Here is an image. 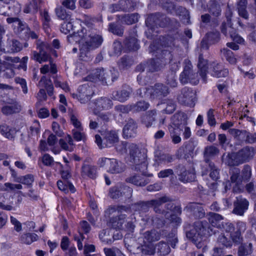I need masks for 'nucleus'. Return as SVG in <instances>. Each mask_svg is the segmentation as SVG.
Listing matches in <instances>:
<instances>
[{
    "instance_id": "nucleus-64",
    "label": "nucleus",
    "mask_w": 256,
    "mask_h": 256,
    "mask_svg": "<svg viewBox=\"0 0 256 256\" xmlns=\"http://www.w3.org/2000/svg\"><path fill=\"white\" fill-rule=\"evenodd\" d=\"M218 242L220 244L226 247H230L232 246V242L230 240H228V238L222 234L218 236Z\"/></svg>"
},
{
    "instance_id": "nucleus-29",
    "label": "nucleus",
    "mask_w": 256,
    "mask_h": 256,
    "mask_svg": "<svg viewBox=\"0 0 256 256\" xmlns=\"http://www.w3.org/2000/svg\"><path fill=\"white\" fill-rule=\"evenodd\" d=\"M220 38V35L219 32L216 30L208 32L206 34L202 42V46L203 48H208L207 44H204L205 41H206L208 44H212L218 42Z\"/></svg>"
},
{
    "instance_id": "nucleus-31",
    "label": "nucleus",
    "mask_w": 256,
    "mask_h": 256,
    "mask_svg": "<svg viewBox=\"0 0 256 256\" xmlns=\"http://www.w3.org/2000/svg\"><path fill=\"white\" fill-rule=\"evenodd\" d=\"M105 72L103 68H97L93 70L91 73L84 78L85 80L96 82L100 80L103 82Z\"/></svg>"
},
{
    "instance_id": "nucleus-2",
    "label": "nucleus",
    "mask_w": 256,
    "mask_h": 256,
    "mask_svg": "<svg viewBox=\"0 0 256 256\" xmlns=\"http://www.w3.org/2000/svg\"><path fill=\"white\" fill-rule=\"evenodd\" d=\"M184 230L187 238L192 241H196L198 238L210 236L213 233L209 224L206 220L197 221L193 225L188 223L185 224Z\"/></svg>"
},
{
    "instance_id": "nucleus-35",
    "label": "nucleus",
    "mask_w": 256,
    "mask_h": 256,
    "mask_svg": "<svg viewBox=\"0 0 256 256\" xmlns=\"http://www.w3.org/2000/svg\"><path fill=\"white\" fill-rule=\"evenodd\" d=\"M132 92V90L130 88L122 89L120 91L114 92L112 94V98L115 100L120 102H124L128 98Z\"/></svg>"
},
{
    "instance_id": "nucleus-7",
    "label": "nucleus",
    "mask_w": 256,
    "mask_h": 256,
    "mask_svg": "<svg viewBox=\"0 0 256 256\" xmlns=\"http://www.w3.org/2000/svg\"><path fill=\"white\" fill-rule=\"evenodd\" d=\"M169 22V19L164 14L160 12L152 14L146 20V24L148 28L154 31L158 27L164 28Z\"/></svg>"
},
{
    "instance_id": "nucleus-15",
    "label": "nucleus",
    "mask_w": 256,
    "mask_h": 256,
    "mask_svg": "<svg viewBox=\"0 0 256 256\" xmlns=\"http://www.w3.org/2000/svg\"><path fill=\"white\" fill-rule=\"evenodd\" d=\"M176 172L179 180L184 182H190L194 180L196 174L193 169L186 170L182 164H179L176 168Z\"/></svg>"
},
{
    "instance_id": "nucleus-42",
    "label": "nucleus",
    "mask_w": 256,
    "mask_h": 256,
    "mask_svg": "<svg viewBox=\"0 0 256 256\" xmlns=\"http://www.w3.org/2000/svg\"><path fill=\"white\" fill-rule=\"evenodd\" d=\"M220 150L218 148L214 146H207L204 148V164H206V160H210V158L218 154Z\"/></svg>"
},
{
    "instance_id": "nucleus-48",
    "label": "nucleus",
    "mask_w": 256,
    "mask_h": 256,
    "mask_svg": "<svg viewBox=\"0 0 256 256\" xmlns=\"http://www.w3.org/2000/svg\"><path fill=\"white\" fill-rule=\"evenodd\" d=\"M135 170L142 173L143 176H152V174H147L146 170L148 168V162L146 158L144 160L140 161L138 164H134Z\"/></svg>"
},
{
    "instance_id": "nucleus-43",
    "label": "nucleus",
    "mask_w": 256,
    "mask_h": 256,
    "mask_svg": "<svg viewBox=\"0 0 256 256\" xmlns=\"http://www.w3.org/2000/svg\"><path fill=\"white\" fill-rule=\"evenodd\" d=\"M209 12L215 16H218L221 14L220 0H210Z\"/></svg>"
},
{
    "instance_id": "nucleus-8",
    "label": "nucleus",
    "mask_w": 256,
    "mask_h": 256,
    "mask_svg": "<svg viewBox=\"0 0 256 256\" xmlns=\"http://www.w3.org/2000/svg\"><path fill=\"white\" fill-rule=\"evenodd\" d=\"M98 164L100 167L106 166L107 171L112 174H118L124 172L125 165L122 162L115 158H102L99 160Z\"/></svg>"
},
{
    "instance_id": "nucleus-12",
    "label": "nucleus",
    "mask_w": 256,
    "mask_h": 256,
    "mask_svg": "<svg viewBox=\"0 0 256 256\" xmlns=\"http://www.w3.org/2000/svg\"><path fill=\"white\" fill-rule=\"evenodd\" d=\"M102 41L103 39L100 35L93 33L90 34L85 44L80 48L81 54H86L88 50L98 48L101 45Z\"/></svg>"
},
{
    "instance_id": "nucleus-27",
    "label": "nucleus",
    "mask_w": 256,
    "mask_h": 256,
    "mask_svg": "<svg viewBox=\"0 0 256 256\" xmlns=\"http://www.w3.org/2000/svg\"><path fill=\"white\" fill-rule=\"evenodd\" d=\"M81 176L84 178L88 177L92 179H95L97 176L96 166L84 163L81 168Z\"/></svg>"
},
{
    "instance_id": "nucleus-63",
    "label": "nucleus",
    "mask_w": 256,
    "mask_h": 256,
    "mask_svg": "<svg viewBox=\"0 0 256 256\" xmlns=\"http://www.w3.org/2000/svg\"><path fill=\"white\" fill-rule=\"evenodd\" d=\"M168 241L170 243L172 248H174L176 244L178 242L176 230H172L167 236Z\"/></svg>"
},
{
    "instance_id": "nucleus-62",
    "label": "nucleus",
    "mask_w": 256,
    "mask_h": 256,
    "mask_svg": "<svg viewBox=\"0 0 256 256\" xmlns=\"http://www.w3.org/2000/svg\"><path fill=\"white\" fill-rule=\"evenodd\" d=\"M166 84L170 85L171 87H176L177 86V82L176 80V72L173 71L169 72L166 76Z\"/></svg>"
},
{
    "instance_id": "nucleus-11",
    "label": "nucleus",
    "mask_w": 256,
    "mask_h": 256,
    "mask_svg": "<svg viewBox=\"0 0 256 256\" xmlns=\"http://www.w3.org/2000/svg\"><path fill=\"white\" fill-rule=\"evenodd\" d=\"M38 47L39 52H34L32 58L40 63L48 60L50 58V52L52 50L50 45L47 42H42Z\"/></svg>"
},
{
    "instance_id": "nucleus-3",
    "label": "nucleus",
    "mask_w": 256,
    "mask_h": 256,
    "mask_svg": "<svg viewBox=\"0 0 256 256\" xmlns=\"http://www.w3.org/2000/svg\"><path fill=\"white\" fill-rule=\"evenodd\" d=\"M254 148L246 146L236 152L228 154L226 164L230 166H237L249 162L254 158Z\"/></svg>"
},
{
    "instance_id": "nucleus-21",
    "label": "nucleus",
    "mask_w": 256,
    "mask_h": 256,
    "mask_svg": "<svg viewBox=\"0 0 256 256\" xmlns=\"http://www.w3.org/2000/svg\"><path fill=\"white\" fill-rule=\"evenodd\" d=\"M170 198L167 196H163L157 199L151 200H150V208H152L158 214H164L166 212L161 207L163 204L170 202Z\"/></svg>"
},
{
    "instance_id": "nucleus-32",
    "label": "nucleus",
    "mask_w": 256,
    "mask_h": 256,
    "mask_svg": "<svg viewBox=\"0 0 256 256\" xmlns=\"http://www.w3.org/2000/svg\"><path fill=\"white\" fill-rule=\"evenodd\" d=\"M208 221L212 226L216 227L220 229L222 228V222L224 218L220 214L210 212L208 213Z\"/></svg>"
},
{
    "instance_id": "nucleus-55",
    "label": "nucleus",
    "mask_w": 256,
    "mask_h": 256,
    "mask_svg": "<svg viewBox=\"0 0 256 256\" xmlns=\"http://www.w3.org/2000/svg\"><path fill=\"white\" fill-rule=\"evenodd\" d=\"M34 175L28 174L18 178V180H16V181L27 185L29 188H30L31 187L32 182H34Z\"/></svg>"
},
{
    "instance_id": "nucleus-16",
    "label": "nucleus",
    "mask_w": 256,
    "mask_h": 256,
    "mask_svg": "<svg viewBox=\"0 0 256 256\" xmlns=\"http://www.w3.org/2000/svg\"><path fill=\"white\" fill-rule=\"evenodd\" d=\"M248 206L249 202L246 198L242 196L237 197L236 200L234 202L232 213L242 216L248 209Z\"/></svg>"
},
{
    "instance_id": "nucleus-6",
    "label": "nucleus",
    "mask_w": 256,
    "mask_h": 256,
    "mask_svg": "<svg viewBox=\"0 0 256 256\" xmlns=\"http://www.w3.org/2000/svg\"><path fill=\"white\" fill-rule=\"evenodd\" d=\"M132 194V189L122 184L111 188L109 190V196L112 199L120 198L126 200L131 198Z\"/></svg>"
},
{
    "instance_id": "nucleus-23",
    "label": "nucleus",
    "mask_w": 256,
    "mask_h": 256,
    "mask_svg": "<svg viewBox=\"0 0 256 256\" xmlns=\"http://www.w3.org/2000/svg\"><path fill=\"white\" fill-rule=\"evenodd\" d=\"M5 48H3L4 52L14 53L20 51L22 48V44L14 38H8Z\"/></svg>"
},
{
    "instance_id": "nucleus-39",
    "label": "nucleus",
    "mask_w": 256,
    "mask_h": 256,
    "mask_svg": "<svg viewBox=\"0 0 256 256\" xmlns=\"http://www.w3.org/2000/svg\"><path fill=\"white\" fill-rule=\"evenodd\" d=\"M94 104L96 108L98 110H103L110 108L112 105V102L107 98H100L95 101Z\"/></svg>"
},
{
    "instance_id": "nucleus-50",
    "label": "nucleus",
    "mask_w": 256,
    "mask_h": 256,
    "mask_svg": "<svg viewBox=\"0 0 256 256\" xmlns=\"http://www.w3.org/2000/svg\"><path fill=\"white\" fill-rule=\"evenodd\" d=\"M56 14L58 18L65 20L66 22L70 20V12H67L66 10L62 6H60L56 8Z\"/></svg>"
},
{
    "instance_id": "nucleus-17",
    "label": "nucleus",
    "mask_w": 256,
    "mask_h": 256,
    "mask_svg": "<svg viewBox=\"0 0 256 256\" xmlns=\"http://www.w3.org/2000/svg\"><path fill=\"white\" fill-rule=\"evenodd\" d=\"M206 164H204L202 165V174L206 175L210 172V176L211 178L214 180H217L220 178V170L210 160H206Z\"/></svg>"
},
{
    "instance_id": "nucleus-60",
    "label": "nucleus",
    "mask_w": 256,
    "mask_h": 256,
    "mask_svg": "<svg viewBox=\"0 0 256 256\" xmlns=\"http://www.w3.org/2000/svg\"><path fill=\"white\" fill-rule=\"evenodd\" d=\"M122 9L126 11H132L136 6V3L132 0H124L120 1Z\"/></svg>"
},
{
    "instance_id": "nucleus-53",
    "label": "nucleus",
    "mask_w": 256,
    "mask_h": 256,
    "mask_svg": "<svg viewBox=\"0 0 256 256\" xmlns=\"http://www.w3.org/2000/svg\"><path fill=\"white\" fill-rule=\"evenodd\" d=\"M38 240V236L36 234H24L20 238V241L22 243L30 244L33 242Z\"/></svg>"
},
{
    "instance_id": "nucleus-1",
    "label": "nucleus",
    "mask_w": 256,
    "mask_h": 256,
    "mask_svg": "<svg viewBox=\"0 0 256 256\" xmlns=\"http://www.w3.org/2000/svg\"><path fill=\"white\" fill-rule=\"evenodd\" d=\"M230 180H227L224 182V189L226 191L230 190L232 184H234L232 191L234 192H240L242 190V182H248L252 178V168L250 165L244 164L240 171L238 168H233L230 169Z\"/></svg>"
},
{
    "instance_id": "nucleus-34",
    "label": "nucleus",
    "mask_w": 256,
    "mask_h": 256,
    "mask_svg": "<svg viewBox=\"0 0 256 256\" xmlns=\"http://www.w3.org/2000/svg\"><path fill=\"white\" fill-rule=\"evenodd\" d=\"M198 66L200 71V75L202 77L204 82H206V74L208 69V61L203 58L202 54L199 56Z\"/></svg>"
},
{
    "instance_id": "nucleus-19",
    "label": "nucleus",
    "mask_w": 256,
    "mask_h": 256,
    "mask_svg": "<svg viewBox=\"0 0 256 256\" xmlns=\"http://www.w3.org/2000/svg\"><path fill=\"white\" fill-rule=\"evenodd\" d=\"M6 105L2 108V112L4 115H10L18 113L21 110V106L15 100H10L6 102Z\"/></svg>"
},
{
    "instance_id": "nucleus-33",
    "label": "nucleus",
    "mask_w": 256,
    "mask_h": 256,
    "mask_svg": "<svg viewBox=\"0 0 256 256\" xmlns=\"http://www.w3.org/2000/svg\"><path fill=\"white\" fill-rule=\"evenodd\" d=\"M126 182L137 186H144L149 182L148 178L138 174H134L126 178Z\"/></svg>"
},
{
    "instance_id": "nucleus-18",
    "label": "nucleus",
    "mask_w": 256,
    "mask_h": 256,
    "mask_svg": "<svg viewBox=\"0 0 256 256\" xmlns=\"http://www.w3.org/2000/svg\"><path fill=\"white\" fill-rule=\"evenodd\" d=\"M184 210L190 212L196 218H202L205 216V210L202 204L197 202H190L184 208Z\"/></svg>"
},
{
    "instance_id": "nucleus-49",
    "label": "nucleus",
    "mask_w": 256,
    "mask_h": 256,
    "mask_svg": "<svg viewBox=\"0 0 256 256\" xmlns=\"http://www.w3.org/2000/svg\"><path fill=\"white\" fill-rule=\"evenodd\" d=\"M108 30L114 34L122 36L124 34V28L121 25L118 24L114 22H111L108 24Z\"/></svg>"
},
{
    "instance_id": "nucleus-9",
    "label": "nucleus",
    "mask_w": 256,
    "mask_h": 256,
    "mask_svg": "<svg viewBox=\"0 0 256 256\" xmlns=\"http://www.w3.org/2000/svg\"><path fill=\"white\" fill-rule=\"evenodd\" d=\"M231 18L226 17V21L223 22L220 26L221 32L226 37H230L233 41L238 44H242L244 40L236 33V30L232 26Z\"/></svg>"
},
{
    "instance_id": "nucleus-61",
    "label": "nucleus",
    "mask_w": 256,
    "mask_h": 256,
    "mask_svg": "<svg viewBox=\"0 0 256 256\" xmlns=\"http://www.w3.org/2000/svg\"><path fill=\"white\" fill-rule=\"evenodd\" d=\"M224 54L226 60L231 64H235L236 63V58L234 57L232 51L228 49L224 48Z\"/></svg>"
},
{
    "instance_id": "nucleus-45",
    "label": "nucleus",
    "mask_w": 256,
    "mask_h": 256,
    "mask_svg": "<svg viewBox=\"0 0 256 256\" xmlns=\"http://www.w3.org/2000/svg\"><path fill=\"white\" fill-rule=\"evenodd\" d=\"M248 0H239L238 2V14L245 19L248 18V14L246 10Z\"/></svg>"
},
{
    "instance_id": "nucleus-47",
    "label": "nucleus",
    "mask_w": 256,
    "mask_h": 256,
    "mask_svg": "<svg viewBox=\"0 0 256 256\" xmlns=\"http://www.w3.org/2000/svg\"><path fill=\"white\" fill-rule=\"evenodd\" d=\"M252 244H242L239 246L238 252V256H245L252 254Z\"/></svg>"
},
{
    "instance_id": "nucleus-59",
    "label": "nucleus",
    "mask_w": 256,
    "mask_h": 256,
    "mask_svg": "<svg viewBox=\"0 0 256 256\" xmlns=\"http://www.w3.org/2000/svg\"><path fill=\"white\" fill-rule=\"evenodd\" d=\"M43 83L44 84V87L46 90L47 92L50 96H52L53 94L54 87L51 82L46 79L45 76H42L39 82V84Z\"/></svg>"
},
{
    "instance_id": "nucleus-37",
    "label": "nucleus",
    "mask_w": 256,
    "mask_h": 256,
    "mask_svg": "<svg viewBox=\"0 0 256 256\" xmlns=\"http://www.w3.org/2000/svg\"><path fill=\"white\" fill-rule=\"evenodd\" d=\"M118 20H120L122 23L126 24H132L138 22L139 15L137 13L127 14L123 16L118 15Z\"/></svg>"
},
{
    "instance_id": "nucleus-14",
    "label": "nucleus",
    "mask_w": 256,
    "mask_h": 256,
    "mask_svg": "<svg viewBox=\"0 0 256 256\" xmlns=\"http://www.w3.org/2000/svg\"><path fill=\"white\" fill-rule=\"evenodd\" d=\"M129 161L132 164H138L140 161L144 160L146 156L144 150H140L138 146L134 144H130L128 146Z\"/></svg>"
},
{
    "instance_id": "nucleus-22",
    "label": "nucleus",
    "mask_w": 256,
    "mask_h": 256,
    "mask_svg": "<svg viewBox=\"0 0 256 256\" xmlns=\"http://www.w3.org/2000/svg\"><path fill=\"white\" fill-rule=\"evenodd\" d=\"M246 229V224L242 222H238L236 223V230L230 234V237L234 243L236 244H240L243 238L242 232Z\"/></svg>"
},
{
    "instance_id": "nucleus-54",
    "label": "nucleus",
    "mask_w": 256,
    "mask_h": 256,
    "mask_svg": "<svg viewBox=\"0 0 256 256\" xmlns=\"http://www.w3.org/2000/svg\"><path fill=\"white\" fill-rule=\"evenodd\" d=\"M162 104H166V108L162 110V112L164 114H171L176 110V104L172 100H166Z\"/></svg>"
},
{
    "instance_id": "nucleus-46",
    "label": "nucleus",
    "mask_w": 256,
    "mask_h": 256,
    "mask_svg": "<svg viewBox=\"0 0 256 256\" xmlns=\"http://www.w3.org/2000/svg\"><path fill=\"white\" fill-rule=\"evenodd\" d=\"M124 46L129 50H136L139 48V46L137 42V40L134 37H130L126 38L124 41Z\"/></svg>"
},
{
    "instance_id": "nucleus-56",
    "label": "nucleus",
    "mask_w": 256,
    "mask_h": 256,
    "mask_svg": "<svg viewBox=\"0 0 256 256\" xmlns=\"http://www.w3.org/2000/svg\"><path fill=\"white\" fill-rule=\"evenodd\" d=\"M150 200L141 201L134 204L136 210L142 212H146L148 211L150 208Z\"/></svg>"
},
{
    "instance_id": "nucleus-26",
    "label": "nucleus",
    "mask_w": 256,
    "mask_h": 256,
    "mask_svg": "<svg viewBox=\"0 0 256 256\" xmlns=\"http://www.w3.org/2000/svg\"><path fill=\"white\" fill-rule=\"evenodd\" d=\"M78 90L79 100L81 103L87 102L94 94L92 88L86 85L80 86Z\"/></svg>"
},
{
    "instance_id": "nucleus-13",
    "label": "nucleus",
    "mask_w": 256,
    "mask_h": 256,
    "mask_svg": "<svg viewBox=\"0 0 256 256\" xmlns=\"http://www.w3.org/2000/svg\"><path fill=\"white\" fill-rule=\"evenodd\" d=\"M195 92L190 88L184 87L182 89L177 100L180 104L192 108L195 105Z\"/></svg>"
},
{
    "instance_id": "nucleus-51",
    "label": "nucleus",
    "mask_w": 256,
    "mask_h": 256,
    "mask_svg": "<svg viewBox=\"0 0 256 256\" xmlns=\"http://www.w3.org/2000/svg\"><path fill=\"white\" fill-rule=\"evenodd\" d=\"M157 252L160 256H166L168 254L170 251V248L168 244L164 242H159L156 246Z\"/></svg>"
},
{
    "instance_id": "nucleus-38",
    "label": "nucleus",
    "mask_w": 256,
    "mask_h": 256,
    "mask_svg": "<svg viewBox=\"0 0 256 256\" xmlns=\"http://www.w3.org/2000/svg\"><path fill=\"white\" fill-rule=\"evenodd\" d=\"M126 216L124 214H120L113 217L110 220V226L114 229H121L122 228Z\"/></svg>"
},
{
    "instance_id": "nucleus-10",
    "label": "nucleus",
    "mask_w": 256,
    "mask_h": 256,
    "mask_svg": "<svg viewBox=\"0 0 256 256\" xmlns=\"http://www.w3.org/2000/svg\"><path fill=\"white\" fill-rule=\"evenodd\" d=\"M151 99L162 100L170 93L168 87L162 83H156L147 90Z\"/></svg>"
},
{
    "instance_id": "nucleus-24",
    "label": "nucleus",
    "mask_w": 256,
    "mask_h": 256,
    "mask_svg": "<svg viewBox=\"0 0 256 256\" xmlns=\"http://www.w3.org/2000/svg\"><path fill=\"white\" fill-rule=\"evenodd\" d=\"M211 74L216 78L226 77L228 75V70L223 67L220 64L212 62L210 66Z\"/></svg>"
},
{
    "instance_id": "nucleus-25",
    "label": "nucleus",
    "mask_w": 256,
    "mask_h": 256,
    "mask_svg": "<svg viewBox=\"0 0 256 256\" xmlns=\"http://www.w3.org/2000/svg\"><path fill=\"white\" fill-rule=\"evenodd\" d=\"M188 117L186 114L183 112L176 113L172 117V124L174 128L180 129V130L187 124Z\"/></svg>"
},
{
    "instance_id": "nucleus-40",
    "label": "nucleus",
    "mask_w": 256,
    "mask_h": 256,
    "mask_svg": "<svg viewBox=\"0 0 256 256\" xmlns=\"http://www.w3.org/2000/svg\"><path fill=\"white\" fill-rule=\"evenodd\" d=\"M134 64V60L128 56H124L118 62V65L120 70H125L130 68Z\"/></svg>"
},
{
    "instance_id": "nucleus-36",
    "label": "nucleus",
    "mask_w": 256,
    "mask_h": 256,
    "mask_svg": "<svg viewBox=\"0 0 256 256\" xmlns=\"http://www.w3.org/2000/svg\"><path fill=\"white\" fill-rule=\"evenodd\" d=\"M156 111L152 110L148 111L142 117V123L147 128L151 126L154 122L156 120Z\"/></svg>"
},
{
    "instance_id": "nucleus-44",
    "label": "nucleus",
    "mask_w": 256,
    "mask_h": 256,
    "mask_svg": "<svg viewBox=\"0 0 256 256\" xmlns=\"http://www.w3.org/2000/svg\"><path fill=\"white\" fill-rule=\"evenodd\" d=\"M132 111L136 112H144L150 107L148 102L144 100L138 101L136 104H132Z\"/></svg>"
},
{
    "instance_id": "nucleus-5",
    "label": "nucleus",
    "mask_w": 256,
    "mask_h": 256,
    "mask_svg": "<svg viewBox=\"0 0 256 256\" xmlns=\"http://www.w3.org/2000/svg\"><path fill=\"white\" fill-rule=\"evenodd\" d=\"M184 64V70L180 76V82L184 84L188 82L194 84H198V75L194 71L191 62L189 60L186 59Z\"/></svg>"
},
{
    "instance_id": "nucleus-57",
    "label": "nucleus",
    "mask_w": 256,
    "mask_h": 256,
    "mask_svg": "<svg viewBox=\"0 0 256 256\" xmlns=\"http://www.w3.org/2000/svg\"><path fill=\"white\" fill-rule=\"evenodd\" d=\"M144 238L148 242H152L160 240V234L155 230H152L146 232Z\"/></svg>"
},
{
    "instance_id": "nucleus-52",
    "label": "nucleus",
    "mask_w": 256,
    "mask_h": 256,
    "mask_svg": "<svg viewBox=\"0 0 256 256\" xmlns=\"http://www.w3.org/2000/svg\"><path fill=\"white\" fill-rule=\"evenodd\" d=\"M228 132L234 138V139L240 140L242 142L244 140V135L246 134V130H240L236 128H230L228 130Z\"/></svg>"
},
{
    "instance_id": "nucleus-28",
    "label": "nucleus",
    "mask_w": 256,
    "mask_h": 256,
    "mask_svg": "<svg viewBox=\"0 0 256 256\" xmlns=\"http://www.w3.org/2000/svg\"><path fill=\"white\" fill-rule=\"evenodd\" d=\"M14 75V72L12 68V64L6 62H2L0 60V76L10 78Z\"/></svg>"
},
{
    "instance_id": "nucleus-4",
    "label": "nucleus",
    "mask_w": 256,
    "mask_h": 256,
    "mask_svg": "<svg viewBox=\"0 0 256 256\" xmlns=\"http://www.w3.org/2000/svg\"><path fill=\"white\" fill-rule=\"evenodd\" d=\"M172 59L173 56L170 51L168 50H162L160 57L150 59L146 62V70L152 72L160 70L168 62H170Z\"/></svg>"
},
{
    "instance_id": "nucleus-30",
    "label": "nucleus",
    "mask_w": 256,
    "mask_h": 256,
    "mask_svg": "<svg viewBox=\"0 0 256 256\" xmlns=\"http://www.w3.org/2000/svg\"><path fill=\"white\" fill-rule=\"evenodd\" d=\"M104 140L107 147H110L118 142V136L114 130L106 132L104 133Z\"/></svg>"
},
{
    "instance_id": "nucleus-58",
    "label": "nucleus",
    "mask_w": 256,
    "mask_h": 256,
    "mask_svg": "<svg viewBox=\"0 0 256 256\" xmlns=\"http://www.w3.org/2000/svg\"><path fill=\"white\" fill-rule=\"evenodd\" d=\"M38 9V7L36 0H32L25 6L24 9V12L26 14H35L37 12Z\"/></svg>"
},
{
    "instance_id": "nucleus-41",
    "label": "nucleus",
    "mask_w": 256,
    "mask_h": 256,
    "mask_svg": "<svg viewBox=\"0 0 256 256\" xmlns=\"http://www.w3.org/2000/svg\"><path fill=\"white\" fill-rule=\"evenodd\" d=\"M0 130L2 135L10 140H13L16 133V128L6 124L0 126Z\"/></svg>"
},
{
    "instance_id": "nucleus-20",
    "label": "nucleus",
    "mask_w": 256,
    "mask_h": 256,
    "mask_svg": "<svg viewBox=\"0 0 256 256\" xmlns=\"http://www.w3.org/2000/svg\"><path fill=\"white\" fill-rule=\"evenodd\" d=\"M138 126L136 122L132 118H130L123 128V136L129 138L136 136L137 133Z\"/></svg>"
}]
</instances>
